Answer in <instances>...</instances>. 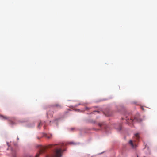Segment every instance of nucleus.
Here are the masks:
<instances>
[{"mask_svg":"<svg viewBox=\"0 0 157 157\" xmlns=\"http://www.w3.org/2000/svg\"><path fill=\"white\" fill-rule=\"evenodd\" d=\"M126 120L128 124H131L135 122H140L142 121V119L140 118L139 114L136 115L134 118L133 117L131 118L130 119L128 117H126Z\"/></svg>","mask_w":157,"mask_h":157,"instance_id":"f257e3e1","label":"nucleus"},{"mask_svg":"<svg viewBox=\"0 0 157 157\" xmlns=\"http://www.w3.org/2000/svg\"><path fill=\"white\" fill-rule=\"evenodd\" d=\"M62 151L61 148H56L52 154L50 155L47 156L46 157H61Z\"/></svg>","mask_w":157,"mask_h":157,"instance_id":"f03ea898","label":"nucleus"},{"mask_svg":"<svg viewBox=\"0 0 157 157\" xmlns=\"http://www.w3.org/2000/svg\"><path fill=\"white\" fill-rule=\"evenodd\" d=\"M48 145V147H44L42 146H39V153H37L35 157H38L39 156V155L41 154H42L45 151V150L47 148H51L52 147L53 145Z\"/></svg>","mask_w":157,"mask_h":157,"instance_id":"7ed1b4c3","label":"nucleus"},{"mask_svg":"<svg viewBox=\"0 0 157 157\" xmlns=\"http://www.w3.org/2000/svg\"><path fill=\"white\" fill-rule=\"evenodd\" d=\"M129 144L133 148H135L137 146L136 142L135 140H130L129 142Z\"/></svg>","mask_w":157,"mask_h":157,"instance_id":"20e7f679","label":"nucleus"},{"mask_svg":"<svg viewBox=\"0 0 157 157\" xmlns=\"http://www.w3.org/2000/svg\"><path fill=\"white\" fill-rule=\"evenodd\" d=\"M98 125L100 127H102L105 128H106V125L104 122L99 123H98Z\"/></svg>","mask_w":157,"mask_h":157,"instance_id":"39448f33","label":"nucleus"},{"mask_svg":"<svg viewBox=\"0 0 157 157\" xmlns=\"http://www.w3.org/2000/svg\"><path fill=\"white\" fill-rule=\"evenodd\" d=\"M12 153L13 157H16L15 155L16 154V151L15 150L12 149Z\"/></svg>","mask_w":157,"mask_h":157,"instance_id":"423d86ee","label":"nucleus"},{"mask_svg":"<svg viewBox=\"0 0 157 157\" xmlns=\"http://www.w3.org/2000/svg\"><path fill=\"white\" fill-rule=\"evenodd\" d=\"M44 136L48 139L50 138L52 136L51 135H48L45 133L44 134Z\"/></svg>","mask_w":157,"mask_h":157,"instance_id":"0eeeda50","label":"nucleus"},{"mask_svg":"<svg viewBox=\"0 0 157 157\" xmlns=\"http://www.w3.org/2000/svg\"><path fill=\"white\" fill-rule=\"evenodd\" d=\"M54 106L58 108H61V106L58 104H56L54 105Z\"/></svg>","mask_w":157,"mask_h":157,"instance_id":"6e6552de","label":"nucleus"},{"mask_svg":"<svg viewBox=\"0 0 157 157\" xmlns=\"http://www.w3.org/2000/svg\"><path fill=\"white\" fill-rule=\"evenodd\" d=\"M135 137L137 139V140H138L139 139L140 136H139V134L138 133H136L135 134Z\"/></svg>","mask_w":157,"mask_h":157,"instance_id":"1a4fd4ad","label":"nucleus"},{"mask_svg":"<svg viewBox=\"0 0 157 157\" xmlns=\"http://www.w3.org/2000/svg\"><path fill=\"white\" fill-rule=\"evenodd\" d=\"M0 117L2 119H8V117L6 116H4L3 115H0Z\"/></svg>","mask_w":157,"mask_h":157,"instance_id":"9d476101","label":"nucleus"},{"mask_svg":"<svg viewBox=\"0 0 157 157\" xmlns=\"http://www.w3.org/2000/svg\"><path fill=\"white\" fill-rule=\"evenodd\" d=\"M119 126V128H117V129H118L119 130H120L121 129V126L120 124H119L118 125Z\"/></svg>","mask_w":157,"mask_h":157,"instance_id":"9b49d317","label":"nucleus"},{"mask_svg":"<svg viewBox=\"0 0 157 157\" xmlns=\"http://www.w3.org/2000/svg\"><path fill=\"white\" fill-rule=\"evenodd\" d=\"M42 124V123L41 122H40L39 124V125H38V128H40V125H41Z\"/></svg>","mask_w":157,"mask_h":157,"instance_id":"f8f14e48","label":"nucleus"},{"mask_svg":"<svg viewBox=\"0 0 157 157\" xmlns=\"http://www.w3.org/2000/svg\"><path fill=\"white\" fill-rule=\"evenodd\" d=\"M86 110H87V109H89V108L87 107H86Z\"/></svg>","mask_w":157,"mask_h":157,"instance_id":"ddd939ff","label":"nucleus"},{"mask_svg":"<svg viewBox=\"0 0 157 157\" xmlns=\"http://www.w3.org/2000/svg\"><path fill=\"white\" fill-rule=\"evenodd\" d=\"M141 109H142V110H144V108H143V107H141Z\"/></svg>","mask_w":157,"mask_h":157,"instance_id":"4468645a","label":"nucleus"},{"mask_svg":"<svg viewBox=\"0 0 157 157\" xmlns=\"http://www.w3.org/2000/svg\"><path fill=\"white\" fill-rule=\"evenodd\" d=\"M73 129H74V128H71V130H73Z\"/></svg>","mask_w":157,"mask_h":157,"instance_id":"2eb2a0df","label":"nucleus"},{"mask_svg":"<svg viewBox=\"0 0 157 157\" xmlns=\"http://www.w3.org/2000/svg\"><path fill=\"white\" fill-rule=\"evenodd\" d=\"M59 147H59H59H56V148Z\"/></svg>","mask_w":157,"mask_h":157,"instance_id":"dca6fc26","label":"nucleus"},{"mask_svg":"<svg viewBox=\"0 0 157 157\" xmlns=\"http://www.w3.org/2000/svg\"><path fill=\"white\" fill-rule=\"evenodd\" d=\"M95 112H98L97 111H95Z\"/></svg>","mask_w":157,"mask_h":157,"instance_id":"f3484780","label":"nucleus"}]
</instances>
